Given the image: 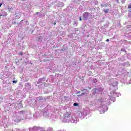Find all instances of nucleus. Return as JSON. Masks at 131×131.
<instances>
[{
    "instance_id": "f257e3e1",
    "label": "nucleus",
    "mask_w": 131,
    "mask_h": 131,
    "mask_svg": "<svg viewBox=\"0 0 131 131\" xmlns=\"http://www.w3.org/2000/svg\"><path fill=\"white\" fill-rule=\"evenodd\" d=\"M89 15L90 13L89 12H85L83 15V20H86L88 19V17H89Z\"/></svg>"
},
{
    "instance_id": "f03ea898",
    "label": "nucleus",
    "mask_w": 131,
    "mask_h": 131,
    "mask_svg": "<svg viewBox=\"0 0 131 131\" xmlns=\"http://www.w3.org/2000/svg\"><path fill=\"white\" fill-rule=\"evenodd\" d=\"M100 6L101 8H107V7H108V4H101Z\"/></svg>"
},
{
    "instance_id": "7ed1b4c3",
    "label": "nucleus",
    "mask_w": 131,
    "mask_h": 131,
    "mask_svg": "<svg viewBox=\"0 0 131 131\" xmlns=\"http://www.w3.org/2000/svg\"><path fill=\"white\" fill-rule=\"evenodd\" d=\"M104 14H108L109 13V9H105L103 10Z\"/></svg>"
},
{
    "instance_id": "20e7f679",
    "label": "nucleus",
    "mask_w": 131,
    "mask_h": 131,
    "mask_svg": "<svg viewBox=\"0 0 131 131\" xmlns=\"http://www.w3.org/2000/svg\"><path fill=\"white\" fill-rule=\"evenodd\" d=\"M19 55H20V56H23V52H20Z\"/></svg>"
},
{
    "instance_id": "39448f33",
    "label": "nucleus",
    "mask_w": 131,
    "mask_h": 131,
    "mask_svg": "<svg viewBox=\"0 0 131 131\" xmlns=\"http://www.w3.org/2000/svg\"><path fill=\"white\" fill-rule=\"evenodd\" d=\"M73 106H78V103H74V104H73Z\"/></svg>"
},
{
    "instance_id": "423d86ee",
    "label": "nucleus",
    "mask_w": 131,
    "mask_h": 131,
    "mask_svg": "<svg viewBox=\"0 0 131 131\" xmlns=\"http://www.w3.org/2000/svg\"><path fill=\"white\" fill-rule=\"evenodd\" d=\"M128 9H131V5L129 4L128 6Z\"/></svg>"
},
{
    "instance_id": "0eeeda50",
    "label": "nucleus",
    "mask_w": 131,
    "mask_h": 131,
    "mask_svg": "<svg viewBox=\"0 0 131 131\" xmlns=\"http://www.w3.org/2000/svg\"><path fill=\"white\" fill-rule=\"evenodd\" d=\"M122 4H124L125 3V0H122Z\"/></svg>"
},
{
    "instance_id": "6e6552de",
    "label": "nucleus",
    "mask_w": 131,
    "mask_h": 131,
    "mask_svg": "<svg viewBox=\"0 0 131 131\" xmlns=\"http://www.w3.org/2000/svg\"><path fill=\"white\" fill-rule=\"evenodd\" d=\"M13 83H17V81H13Z\"/></svg>"
},
{
    "instance_id": "1a4fd4ad",
    "label": "nucleus",
    "mask_w": 131,
    "mask_h": 131,
    "mask_svg": "<svg viewBox=\"0 0 131 131\" xmlns=\"http://www.w3.org/2000/svg\"><path fill=\"white\" fill-rule=\"evenodd\" d=\"M81 20H82L81 17H79V21H81Z\"/></svg>"
},
{
    "instance_id": "9d476101",
    "label": "nucleus",
    "mask_w": 131,
    "mask_h": 131,
    "mask_svg": "<svg viewBox=\"0 0 131 131\" xmlns=\"http://www.w3.org/2000/svg\"><path fill=\"white\" fill-rule=\"evenodd\" d=\"M2 5H3V4H0V8L2 7Z\"/></svg>"
},
{
    "instance_id": "9b49d317",
    "label": "nucleus",
    "mask_w": 131,
    "mask_h": 131,
    "mask_svg": "<svg viewBox=\"0 0 131 131\" xmlns=\"http://www.w3.org/2000/svg\"><path fill=\"white\" fill-rule=\"evenodd\" d=\"M106 41H109V39H107L106 40Z\"/></svg>"
},
{
    "instance_id": "f8f14e48",
    "label": "nucleus",
    "mask_w": 131,
    "mask_h": 131,
    "mask_svg": "<svg viewBox=\"0 0 131 131\" xmlns=\"http://www.w3.org/2000/svg\"><path fill=\"white\" fill-rule=\"evenodd\" d=\"M1 17H3V15H0V18H1Z\"/></svg>"
},
{
    "instance_id": "ddd939ff",
    "label": "nucleus",
    "mask_w": 131,
    "mask_h": 131,
    "mask_svg": "<svg viewBox=\"0 0 131 131\" xmlns=\"http://www.w3.org/2000/svg\"><path fill=\"white\" fill-rule=\"evenodd\" d=\"M56 23L55 22L54 24V25H56Z\"/></svg>"
},
{
    "instance_id": "4468645a",
    "label": "nucleus",
    "mask_w": 131,
    "mask_h": 131,
    "mask_svg": "<svg viewBox=\"0 0 131 131\" xmlns=\"http://www.w3.org/2000/svg\"><path fill=\"white\" fill-rule=\"evenodd\" d=\"M36 14L37 15H38V12H36Z\"/></svg>"
},
{
    "instance_id": "2eb2a0df",
    "label": "nucleus",
    "mask_w": 131,
    "mask_h": 131,
    "mask_svg": "<svg viewBox=\"0 0 131 131\" xmlns=\"http://www.w3.org/2000/svg\"><path fill=\"white\" fill-rule=\"evenodd\" d=\"M80 92H78L77 93V94H80Z\"/></svg>"
},
{
    "instance_id": "dca6fc26",
    "label": "nucleus",
    "mask_w": 131,
    "mask_h": 131,
    "mask_svg": "<svg viewBox=\"0 0 131 131\" xmlns=\"http://www.w3.org/2000/svg\"><path fill=\"white\" fill-rule=\"evenodd\" d=\"M41 80H42L41 79H40V80H39L40 81H41Z\"/></svg>"
},
{
    "instance_id": "f3484780",
    "label": "nucleus",
    "mask_w": 131,
    "mask_h": 131,
    "mask_svg": "<svg viewBox=\"0 0 131 131\" xmlns=\"http://www.w3.org/2000/svg\"><path fill=\"white\" fill-rule=\"evenodd\" d=\"M82 95H84V93H82Z\"/></svg>"
}]
</instances>
